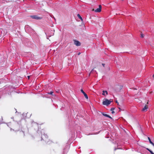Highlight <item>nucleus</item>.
<instances>
[{"label": "nucleus", "instance_id": "obj_1", "mask_svg": "<svg viewBox=\"0 0 154 154\" xmlns=\"http://www.w3.org/2000/svg\"><path fill=\"white\" fill-rule=\"evenodd\" d=\"M112 101L111 100H109L107 99H104L103 104L104 105L108 106L111 103Z\"/></svg>", "mask_w": 154, "mask_h": 154}, {"label": "nucleus", "instance_id": "obj_2", "mask_svg": "<svg viewBox=\"0 0 154 154\" xmlns=\"http://www.w3.org/2000/svg\"><path fill=\"white\" fill-rule=\"evenodd\" d=\"M30 17L33 19H35L37 20H40L42 18V17L37 16L36 15L31 16Z\"/></svg>", "mask_w": 154, "mask_h": 154}, {"label": "nucleus", "instance_id": "obj_3", "mask_svg": "<svg viewBox=\"0 0 154 154\" xmlns=\"http://www.w3.org/2000/svg\"><path fill=\"white\" fill-rule=\"evenodd\" d=\"M92 11H94L96 12H100L101 11V6L100 5H99L98 8H97L95 10L93 9H92Z\"/></svg>", "mask_w": 154, "mask_h": 154}, {"label": "nucleus", "instance_id": "obj_4", "mask_svg": "<svg viewBox=\"0 0 154 154\" xmlns=\"http://www.w3.org/2000/svg\"><path fill=\"white\" fill-rule=\"evenodd\" d=\"M74 44L76 46H79L81 45V43L79 41L77 40H74Z\"/></svg>", "mask_w": 154, "mask_h": 154}, {"label": "nucleus", "instance_id": "obj_5", "mask_svg": "<svg viewBox=\"0 0 154 154\" xmlns=\"http://www.w3.org/2000/svg\"><path fill=\"white\" fill-rule=\"evenodd\" d=\"M81 91L83 94L85 98H86L88 99V96L87 94L83 90L81 89Z\"/></svg>", "mask_w": 154, "mask_h": 154}, {"label": "nucleus", "instance_id": "obj_6", "mask_svg": "<svg viewBox=\"0 0 154 154\" xmlns=\"http://www.w3.org/2000/svg\"><path fill=\"white\" fill-rule=\"evenodd\" d=\"M148 108V106L147 105H146L144 107L142 111H145L147 110V109Z\"/></svg>", "mask_w": 154, "mask_h": 154}, {"label": "nucleus", "instance_id": "obj_7", "mask_svg": "<svg viewBox=\"0 0 154 154\" xmlns=\"http://www.w3.org/2000/svg\"><path fill=\"white\" fill-rule=\"evenodd\" d=\"M102 114H103V116H105L109 118H110L111 119L112 118L110 116H109V115H108L107 114H105V113H102Z\"/></svg>", "mask_w": 154, "mask_h": 154}, {"label": "nucleus", "instance_id": "obj_8", "mask_svg": "<svg viewBox=\"0 0 154 154\" xmlns=\"http://www.w3.org/2000/svg\"><path fill=\"white\" fill-rule=\"evenodd\" d=\"M105 93L106 94V95H107L108 94V92H107V91H103V93L102 94V95H104V96H105Z\"/></svg>", "mask_w": 154, "mask_h": 154}, {"label": "nucleus", "instance_id": "obj_9", "mask_svg": "<svg viewBox=\"0 0 154 154\" xmlns=\"http://www.w3.org/2000/svg\"><path fill=\"white\" fill-rule=\"evenodd\" d=\"M77 17L82 21H83V19L82 17L80 16V15L79 14H78L77 15Z\"/></svg>", "mask_w": 154, "mask_h": 154}, {"label": "nucleus", "instance_id": "obj_10", "mask_svg": "<svg viewBox=\"0 0 154 154\" xmlns=\"http://www.w3.org/2000/svg\"><path fill=\"white\" fill-rule=\"evenodd\" d=\"M140 37L142 38H144V35L143 33H141V34Z\"/></svg>", "mask_w": 154, "mask_h": 154}, {"label": "nucleus", "instance_id": "obj_11", "mask_svg": "<svg viewBox=\"0 0 154 154\" xmlns=\"http://www.w3.org/2000/svg\"><path fill=\"white\" fill-rule=\"evenodd\" d=\"M148 140H149V143H150V142H152V141H151V140H150V138L149 137H148Z\"/></svg>", "mask_w": 154, "mask_h": 154}, {"label": "nucleus", "instance_id": "obj_12", "mask_svg": "<svg viewBox=\"0 0 154 154\" xmlns=\"http://www.w3.org/2000/svg\"><path fill=\"white\" fill-rule=\"evenodd\" d=\"M151 144H152L153 146H154V144L152 143V142H150V143Z\"/></svg>", "mask_w": 154, "mask_h": 154}, {"label": "nucleus", "instance_id": "obj_13", "mask_svg": "<svg viewBox=\"0 0 154 154\" xmlns=\"http://www.w3.org/2000/svg\"><path fill=\"white\" fill-rule=\"evenodd\" d=\"M115 109V108H112L111 109V111H113V110H114Z\"/></svg>", "mask_w": 154, "mask_h": 154}, {"label": "nucleus", "instance_id": "obj_14", "mask_svg": "<svg viewBox=\"0 0 154 154\" xmlns=\"http://www.w3.org/2000/svg\"><path fill=\"white\" fill-rule=\"evenodd\" d=\"M149 152L151 153V154H154V153L151 151H149Z\"/></svg>", "mask_w": 154, "mask_h": 154}, {"label": "nucleus", "instance_id": "obj_15", "mask_svg": "<svg viewBox=\"0 0 154 154\" xmlns=\"http://www.w3.org/2000/svg\"><path fill=\"white\" fill-rule=\"evenodd\" d=\"M53 93V92L51 91L50 93H49V94H52V93Z\"/></svg>", "mask_w": 154, "mask_h": 154}, {"label": "nucleus", "instance_id": "obj_16", "mask_svg": "<svg viewBox=\"0 0 154 154\" xmlns=\"http://www.w3.org/2000/svg\"><path fill=\"white\" fill-rule=\"evenodd\" d=\"M112 111V114H113V113H114V112H114V111Z\"/></svg>", "mask_w": 154, "mask_h": 154}, {"label": "nucleus", "instance_id": "obj_17", "mask_svg": "<svg viewBox=\"0 0 154 154\" xmlns=\"http://www.w3.org/2000/svg\"><path fill=\"white\" fill-rule=\"evenodd\" d=\"M102 65H103V66H104L105 64H102Z\"/></svg>", "mask_w": 154, "mask_h": 154}, {"label": "nucleus", "instance_id": "obj_18", "mask_svg": "<svg viewBox=\"0 0 154 154\" xmlns=\"http://www.w3.org/2000/svg\"><path fill=\"white\" fill-rule=\"evenodd\" d=\"M30 77V76H28V78L29 79Z\"/></svg>", "mask_w": 154, "mask_h": 154}, {"label": "nucleus", "instance_id": "obj_19", "mask_svg": "<svg viewBox=\"0 0 154 154\" xmlns=\"http://www.w3.org/2000/svg\"><path fill=\"white\" fill-rule=\"evenodd\" d=\"M80 54H81V53H80L79 52V53H78V55H80Z\"/></svg>", "mask_w": 154, "mask_h": 154}, {"label": "nucleus", "instance_id": "obj_20", "mask_svg": "<svg viewBox=\"0 0 154 154\" xmlns=\"http://www.w3.org/2000/svg\"><path fill=\"white\" fill-rule=\"evenodd\" d=\"M147 149L149 151H151L150 150H149V149Z\"/></svg>", "mask_w": 154, "mask_h": 154}, {"label": "nucleus", "instance_id": "obj_21", "mask_svg": "<svg viewBox=\"0 0 154 154\" xmlns=\"http://www.w3.org/2000/svg\"><path fill=\"white\" fill-rule=\"evenodd\" d=\"M116 103H118L117 101H116Z\"/></svg>", "mask_w": 154, "mask_h": 154}, {"label": "nucleus", "instance_id": "obj_22", "mask_svg": "<svg viewBox=\"0 0 154 154\" xmlns=\"http://www.w3.org/2000/svg\"><path fill=\"white\" fill-rule=\"evenodd\" d=\"M118 103V105H119V103Z\"/></svg>", "mask_w": 154, "mask_h": 154}, {"label": "nucleus", "instance_id": "obj_23", "mask_svg": "<svg viewBox=\"0 0 154 154\" xmlns=\"http://www.w3.org/2000/svg\"><path fill=\"white\" fill-rule=\"evenodd\" d=\"M153 77H154V75H153Z\"/></svg>", "mask_w": 154, "mask_h": 154}]
</instances>
